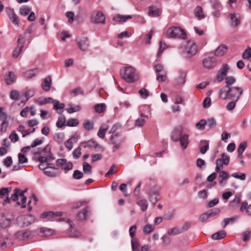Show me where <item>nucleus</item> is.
Returning a JSON list of instances; mask_svg holds the SVG:
<instances>
[{"label": "nucleus", "instance_id": "nucleus-1", "mask_svg": "<svg viewBox=\"0 0 251 251\" xmlns=\"http://www.w3.org/2000/svg\"><path fill=\"white\" fill-rule=\"evenodd\" d=\"M122 77L128 83H133L138 78L135 69L131 66L122 68L120 70Z\"/></svg>", "mask_w": 251, "mask_h": 251}, {"label": "nucleus", "instance_id": "nucleus-2", "mask_svg": "<svg viewBox=\"0 0 251 251\" xmlns=\"http://www.w3.org/2000/svg\"><path fill=\"white\" fill-rule=\"evenodd\" d=\"M166 35L170 38L186 39L187 34L183 29L179 27L172 26L169 28L166 32Z\"/></svg>", "mask_w": 251, "mask_h": 251}, {"label": "nucleus", "instance_id": "nucleus-3", "mask_svg": "<svg viewBox=\"0 0 251 251\" xmlns=\"http://www.w3.org/2000/svg\"><path fill=\"white\" fill-rule=\"evenodd\" d=\"M26 191L27 189L21 191L20 189L16 188L14 190V194L11 197V199L13 201H17V204L18 205H22V208H25L26 207L25 203L26 201V198L24 194Z\"/></svg>", "mask_w": 251, "mask_h": 251}, {"label": "nucleus", "instance_id": "nucleus-4", "mask_svg": "<svg viewBox=\"0 0 251 251\" xmlns=\"http://www.w3.org/2000/svg\"><path fill=\"white\" fill-rule=\"evenodd\" d=\"M182 45L184 47L185 52L189 57L193 56L197 53V46L193 40H188L183 42Z\"/></svg>", "mask_w": 251, "mask_h": 251}, {"label": "nucleus", "instance_id": "nucleus-5", "mask_svg": "<svg viewBox=\"0 0 251 251\" xmlns=\"http://www.w3.org/2000/svg\"><path fill=\"white\" fill-rule=\"evenodd\" d=\"M34 221L33 216L31 215L21 216L17 219V223L20 227L27 226Z\"/></svg>", "mask_w": 251, "mask_h": 251}, {"label": "nucleus", "instance_id": "nucleus-6", "mask_svg": "<svg viewBox=\"0 0 251 251\" xmlns=\"http://www.w3.org/2000/svg\"><path fill=\"white\" fill-rule=\"evenodd\" d=\"M243 89L240 87H230V99L237 101L243 94Z\"/></svg>", "mask_w": 251, "mask_h": 251}, {"label": "nucleus", "instance_id": "nucleus-7", "mask_svg": "<svg viewBox=\"0 0 251 251\" xmlns=\"http://www.w3.org/2000/svg\"><path fill=\"white\" fill-rule=\"evenodd\" d=\"M76 41L78 48L82 51L87 50L90 46L89 40L87 37L77 38Z\"/></svg>", "mask_w": 251, "mask_h": 251}, {"label": "nucleus", "instance_id": "nucleus-8", "mask_svg": "<svg viewBox=\"0 0 251 251\" xmlns=\"http://www.w3.org/2000/svg\"><path fill=\"white\" fill-rule=\"evenodd\" d=\"M229 67L227 64H224L218 71L216 77V80L220 82L222 81L227 75V72L229 70Z\"/></svg>", "mask_w": 251, "mask_h": 251}, {"label": "nucleus", "instance_id": "nucleus-9", "mask_svg": "<svg viewBox=\"0 0 251 251\" xmlns=\"http://www.w3.org/2000/svg\"><path fill=\"white\" fill-rule=\"evenodd\" d=\"M92 22L94 23L104 24L105 22V18L103 14L100 11H94L91 15Z\"/></svg>", "mask_w": 251, "mask_h": 251}, {"label": "nucleus", "instance_id": "nucleus-10", "mask_svg": "<svg viewBox=\"0 0 251 251\" xmlns=\"http://www.w3.org/2000/svg\"><path fill=\"white\" fill-rule=\"evenodd\" d=\"M17 42V47L14 50L12 53V56L14 58H17L21 52L24 47L25 37L21 35H19Z\"/></svg>", "mask_w": 251, "mask_h": 251}, {"label": "nucleus", "instance_id": "nucleus-11", "mask_svg": "<svg viewBox=\"0 0 251 251\" xmlns=\"http://www.w3.org/2000/svg\"><path fill=\"white\" fill-rule=\"evenodd\" d=\"M217 64V60L214 57H208L203 60L204 68L207 69H213Z\"/></svg>", "mask_w": 251, "mask_h": 251}, {"label": "nucleus", "instance_id": "nucleus-12", "mask_svg": "<svg viewBox=\"0 0 251 251\" xmlns=\"http://www.w3.org/2000/svg\"><path fill=\"white\" fill-rule=\"evenodd\" d=\"M230 25L231 27H236L241 23V18L240 16L235 13H230L228 15Z\"/></svg>", "mask_w": 251, "mask_h": 251}, {"label": "nucleus", "instance_id": "nucleus-13", "mask_svg": "<svg viewBox=\"0 0 251 251\" xmlns=\"http://www.w3.org/2000/svg\"><path fill=\"white\" fill-rule=\"evenodd\" d=\"M62 215V212H55L48 211L43 212L41 217L42 218H47L48 220H55L56 218H57Z\"/></svg>", "mask_w": 251, "mask_h": 251}, {"label": "nucleus", "instance_id": "nucleus-14", "mask_svg": "<svg viewBox=\"0 0 251 251\" xmlns=\"http://www.w3.org/2000/svg\"><path fill=\"white\" fill-rule=\"evenodd\" d=\"M158 193L159 189L156 187L152 188L149 192V199L153 205H155L159 200Z\"/></svg>", "mask_w": 251, "mask_h": 251}, {"label": "nucleus", "instance_id": "nucleus-15", "mask_svg": "<svg viewBox=\"0 0 251 251\" xmlns=\"http://www.w3.org/2000/svg\"><path fill=\"white\" fill-rule=\"evenodd\" d=\"M31 235V232L29 230L19 231L15 234V237L20 240H25L28 239Z\"/></svg>", "mask_w": 251, "mask_h": 251}, {"label": "nucleus", "instance_id": "nucleus-16", "mask_svg": "<svg viewBox=\"0 0 251 251\" xmlns=\"http://www.w3.org/2000/svg\"><path fill=\"white\" fill-rule=\"evenodd\" d=\"M182 129L180 127L175 128L171 134V139L174 142H177L182 135Z\"/></svg>", "mask_w": 251, "mask_h": 251}, {"label": "nucleus", "instance_id": "nucleus-17", "mask_svg": "<svg viewBox=\"0 0 251 251\" xmlns=\"http://www.w3.org/2000/svg\"><path fill=\"white\" fill-rule=\"evenodd\" d=\"M228 47L224 45H220L214 51V55L217 57L224 56L226 53Z\"/></svg>", "mask_w": 251, "mask_h": 251}, {"label": "nucleus", "instance_id": "nucleus-18", "mask_svg": "<svg viewBox=\"0 0 251 251\" xmlns=\"http://www.w3.org/2000/svg\"><path fill=\"white\" fill-rule=\"evenodd\" d=\"M11 243L10 240L7 237L0 236V247L2 250L10 247Z\"/></svg>", "mask_w": 251, "mask_h": 251}, {"label": "nucleus", "instance_id": "nucleus-19", "mask_svg": "<svg viewBox=\"0 0 251 251\" xmlns=\"http://www.w3.org/2000/svg\"><path fill=\"white\" fill-rule=\"evenodd\" d=\"M220 97L225 100L228 98L230 99V87L227 86H224L219 92Z\"/></svg>", "mask_w": 251, "mask_h": 251}, {"label": "nucleus", "instance_id": "nucleus-20", "mask_svg": "<svg viewBox=\"0 0 251 251\" xmlns=\"http://www.w3.org/2000/svg\"><path fill=\"white\" fill-rule=\"evenodd\" d=\"M89 211L88 207H85L84 209L79 211L77 216L76 218L78 221H84L87 219L88 213Z\"/></svg>", "mask_w": 251, "mask_h": 251}, {"label": "nucleus", "instance_id": "nucleus-21", "mask_svg": "<svg viewBox=\"0 0 251 251\" xmlns=\"http://www.w3.org/2000/svg\"><path fill=\"white\" fill-rule=\"evenodd\" d=\"M180 146L182 150H185L189 143V135L187 134H183L179 139Z\"/></svg>", "mask_w": 251, "mask_h": 251}, {"label": "nucleus", "instance_id": "nucleus-22", "mask_svg": "<svg viewBox=\"0 0 251 251\" xmlns=\"http://www.w3.org/2000/svg\"><path fill=\"white\" fill-rule=\"evenodd\" d=\"M51 85V78L50 76H48L46 77L42 85V88L45 91H48L50 90V87Z\"/></svg>", "mask_w": 251, "mask_h": 251}, {"label": "nucleus", "instance_id": "nucleus-23", "mask_svg": "<svg viewBox=\"0 0 251 251\" xmlns=\"http://www.w3.org/2000/svg\"><path fill=\"white\" fill-rule=\"evenodd\" d=\"M195 16L199 20H201L205 18V15L203 13V9L200 6H197L194 9V12Z\"/></svg>", "mask_w": 251, "mask_h": 251}, {"label": "nucleus", "instance_id": "nucleus-24", "mask_svg": "<svg viewBox=\"0 0 251 251\" xmlns=\"http://www.w3.org/2000/svg\"><path fill=\"white\" fill-rule=\"evenodd\" d=\"M4 80L7 85H11L15 82L16 76L13 72H8V75L6 76Z\"/></svg>", "mask_w": 251, "mask_h": 251}, {"label": "nucleus", "instance_id": "nucleus-25", "mask_svg": "<svg viewBox=\"0 0 251 251\" xmlns=\"http://www.w3.org/2000/svg\"><path fill=\"white\" fill-rule=\"evenodd\" d=\"M53 234V230L47 227H41L39 228V234L41 236H50Z\"/></svg>", "mask_w": 251, "mask_h": 251}, {"label": "nucleus", "instance_id": "nucleus-26", "mask_svg": "<svg viewBox=\"0 0 251 251\" xmlns=\"http://www.w3.org/2000/svg\"><path fill=\"white\" fill-rule=\"evenodd\" d=\"M161 13V11L160 9L153 6L150 7L148 14L150 17H157L159 16Z\"/></svg>", "mask_w": 251, "mask_h": 251}, {"label": "nucleus", "instance_id": "nucleus-27", "mask_svg": "<svg viewBox=\"0 0 251 251\" xmlns=\"http://www.w3.org/2000/svg\"><path fill=\"white\" fill-rule=\"evenodd\" d=\"M186 73L184 71H180L176 78L177 84L179 85H183L186 82Z\"/></svg>", "mask_w": 251, "mask_h": 251}, {"label": "nucleus", "instance_id": "nucleus-28", "mask_svg": "<svg viewBox=\"0 0 251 251\" xmlns=\"http://www.w3.org/2000/svg\"><path fill=\"white\" fill-rule=\"evenodd\" d=\"M108 128V126L105 124H102L100 127L97 135L100 138L103 139L105 136V132Z\"/></svg>", "mask_w": 251, "mask_h": 251}, {"label": "nucleus", "instance_id": "nucleus-29", "mask_svg": "<svg viewBox=\"0 0 251 251\" xmlns=\"http://www.w3.org/2000/svg\"><path fill=\"white\" fill-rule=\"evenodd\" d=\"M132 17L130 15L124 16L120 14H117L113 18V20L114 21H118L119 22H125L128 19H131Z\"/></svg>", "mask_w": 251, "mask_h": 251}, {"label": "nucleus", "instance_id": "nucleus-30", "mask_svg": "<svg viewBox=\"0 0 251 251\" xmlns=\"http://www.w3.org/2000/svg\"><path fill=\"white\" fill-rule=\"evenodd\" d=\"M226 233L224 230H220L212 235V238L213 240H218L226 237Z\"/></svg>", "mask_w": 251, "mask_h": 251}, {"label": "nucleus", "instance_id": "nucleus-31", "mask_svg": "<svg viewBox=\"0 0 251 251\" xmlns=\"http://www.w3.org/2000/svg\"><path fill=\"white\" fill-rule=\"evenodd\" d=\"M85 148H89L90 149H94L96 151L102 149V148L98 144L93 141H89L85 143Z\"/></svg>", "mask_w": 251, "mask_h": 251}, {"label": "nucleus", "instance_id": "nucleus-32", "mask_svg": "<svg viewBox=\"0 0 251 251\" xmlns=\"http://www.w3.org/2000/svg\"><path fill=\"white\" fill-rule=\"evenodd\" d=\"M240 202V197L236 195L235 196L234 199L229 202V206L231 208L236 209L239 206Z\"/></svg>", "mask_w": 251, "mask_h": 251}, {"label": "nucleus", "instance_id": "nucleus-33", "mask_svg": "<svg viewBox=\"0 0 251 251\" xmlns=\"http://www.w3.org/2000/svg\"><path fill=\"white\" fill-rule=\"evenodd\" d=\"M65 107L64 103H60L57 100H54L53 102V108L57 111L58 113L61 114L63 112V109Z\"/></svg>", "mask_w": 251, "mask_h": 251}, {"label": "nucleus", "instance_id": "nucleus-34", "mask_svg": "<svg viewBox=\"0 0 251 251\" xmlns=\"http://www.w3.org/2000/svg\"><path fill=\"white\" fill-rule=\"evenodd\" d=\"M247 147V143L246 142H241L238 148L237 152H238V157L239 158H242V153L246 150Z\"/></svg>", "mask_w": 251, "mask_h": 251}, {"label": "nucleus", "instance_id": "nucleus-35", "mask_svg": "<svg viewBox=\"0 0 251 251\" xmlns=\"http://www.w3.org/2000/svg\"><path fill=\"white\" fill-rule=\"evenodd\" d=\"M240 210L241 212L246 210V213L249 215H251V204L248 205V202L246 201H244L242 203L241 206L240 208Z\"/></svg>", "mask_w": 251, "mask_h": 251}, {"label": "nucleus", "instance_id": "nucleus-36", "mask_svg": "<svg viewBox=\"0 0 251 251\" xmlns=\"http://www.w3.org/2000/svg\"><path fill=\"white\" fill-rule=\"evenodd\" d=\"M219 177L221 178V180L219 181V183L221 185H224L226 184V182L224 183V180H226L229 177L228 174L227 172L225 171H222L220 172Z\"/></svg>", "mask_w": 251, "mask_h": 251}, {"label": "nucleus", "instance_id": "nucleus-37", "mask_svg": "<svg viewBox=\"0 0 251 251\" xmlns=\"http://www.w3.org/2000/svg\"><path fill=\"white\" fill-rule=\"evenodd\" d=\"M116 137H118V135L116 134L115 135H112L111 136V140L113 144H114L115 146L114 147V151H117L120 147L119 144L121 143V141L119 140H116L115 138Z\"/></svg>", "mask_w": 251, "mask_h": 251}, {"label": "nucleus", "instance_id": "nucleus-38", "mask_svg": "<svg viewBox=\"0 0 251 251\" xmlns=\"http://www.w3.org/2000/svg\"><path fill=\"white\" fill-rule=\"evenodd\" d=\"M54 101L52 98H40L38 99V102L39 105H42L49 103H53Z\"/></svg>", "mask_w": 251, "mask_h": 251}, {"label": "nucleus", "instance_id": "nucleus-39", "mask_svg": "<svg viewBox=\"0 0 251 251\" xmlns=\"http://www.w3.org/2000/svg\"><path fill=\"white\" fill-rule=\"evenodd\" d=\"M131 244L133 251H140V245L137 239H132L131 241Z\"/></svg>", "mask_w": 251, "mask_h": 251}, {"label": "nucleus", "instance_id": "nucleus-40", "mask_svg": "<svg viewBox=\"0 0 251 251\" xmlns=\"http://www.w3.org/2000/svg\"><path fill=\"white\" fill-rule=\"evenodd\" d=\"M201 144L202 145L200 148V151L202 154H204L209 149V144L207 141H201Z\"/></svg>", "mask_w": 251, "mask_h": 251}, {"label": "nucleus", "instance_id": "nucleus-41", "mask_svg": "<svg viewBox=\"0 0 251 251\" xmlns=\"http://www.w3.org/2000/svg\"><path fill=\"white\" fill-rule=\"evenodd\" d=\"M242 58L244 59H248L251 61V48L248 47L243 52Z\"/></svg>", "mask_w": 251, "mask_h": 251}, {"label": "nucleus", "instance_id": "nucleus-42", "mask_svg": "<svg viewBox=\"0 0 251 251\" xmlns=\"http://www.w3.org/2000/svg\"><path fill=\"white\" fill-rule=\"evenodd\" d=\"M83 171L84 174L91 175L92 173V167L87 162H84L83 163Z\"/></svg>", "mask_w": 251, "mask_h": 251}, {"label": "nucleus", "instance_id": "nucleus-43", "mask_svg": "<svg viewBox=\"0 0 251 251\" xmlns=\"http://www.w3.org/2000/svg\"><path fill=\"white\" fill-rule=\"evenodd\" d=\"M137 204L140 207L143 211H145L148 207L147 201L145 200H141L138 201Z\"/></svg>", "mask_w": 251, "mask_h": 251}, {"label": "nucleus", "instance_id": "nucleus-44", "mask_svg": "<svg viewBox=\"0 0 251 251\" xmlns=\"http://www.w3.org/2000/svg\"><path fill=\"white\" fill-rule=\"evenodd\" d=\"M83 125L84 128L87 130H91L94 128V122L88 120H85Z\"/></svg>", "mask_w": 251, "mask_h": 251}, {"label": "nucleus", "instance_id": "nucleus-45", "mask_svg": "<svg viewBox=\"0 0 251 251\" xmlns=\"http://www.w3.org/2000/svg\"><path fill=\"white\" fill-rule=\"evenodd\" d=\"M79 124V122L77 119L75 118H71L69 119L66 124V126H69L71 127L76 126Z\"/></svg>", "mask_w": 251, "mask_h": 251}, {"label": "nucleus", "instance_id": "nucleus-46", "mask_svg": "<svg viewBox=\"0 0 251 251\" xmlns=\"http://www.w3.org/2000/svg\"><path fill=\"white\" fill-rule=\"evenodd\" d=\"M155 229L154 226L151 224L146 225L143 229V232L145 234H148L153 231Z\"/></svg>", "mask_w": 251, "mask_h": 251}, {"label": "nucleus", "instance_id": "nucleus-47", "mask_svg": "<svg viewBox=\"0 0 251 251\" xmlns=\"http://www.w3.org/2000/svg\"><path fill=\"white\" fill-rule=\"evenodd\" d=\"M106 105L104 103L97 104L95 106V110L96 112L100 113L105 110Z\"/></svg>", "mask_w": 251, "mask_h": 251}, {"label": "nucleus", "instance_id": "nucleus-48", "mask_svg": "<svg viewBox=\"0 0 251 251\" xmlns=\"http://www.w3.org/2000/svg\"><path fill=\"white\" fill-rule=\"evenodd\" d=\"M66 119L64 116H60L56 122V126L58 127H62L63 126H66L65 125Z\"/></svg>", "mask_w": 251, "mask_h": 251}, {"label": "nucleus", "instance_id": "nucleus-49", "mask_svg": "<svg viewBox=\"0 0 251 251\" xmlns=\"http://www.w3.org/2000/svg\"><path fill=\"white\" fill-rule=\"evenodd\" d=\"M69 106V107L67 108L66 111L69 114L79 111L81 109V106L78 105L75 106H72L71 105Z\"/></svg>", "mask_w": 251, "mask_h": 251}, {"label": "nucleus", "instance_id": "nucleus-50", "mask_svg": "<svg viewBox=\"0 0 251 251\" xmlns=\"http://www.w3.org/2000/svg\"><path fill=\"white\" fill-rule=\"evenodd\" d=\"M30 12V8L27 6H24L20 8L19 13L23 16L27 15Z\"/></svg>", "mask_w": 251, "mask_h": 251}, {"label": "nucleus", "instance_id": "nucleus-51", "mask_svg": "<svg viewBox=\"0 0 251 251\" xmlns=\"http://www.w3.org/2000/svg\"><path fill=\"white\" fill-rule=\"evenodd\" d=\"M156 79L159 82H163L166 79V71H164V73H156Z\"/></svg>", "mask_w": 251, "mask_h": 251}, {"label": "nucleus", "instance_id": "nucleus-52", "mask_svg": "<svg viewBox=\"0 0 251 251\" xmlns=\"http://www.w3.org/2000/svg\"><path fill=\"white\" fill-rule=\"evenodd\" d=\"M37 73L38 70L37 69H34L26 72L25 74V75L27 78H32L33 76H35Z\"/></svg>", "mask_w": 251, "mask_h": 251}, {"label": "nucleus", "instance_id": "nucleus-53", "mask_svg": "<svg viewBox=\"0 0 251 251\" xmlns=\"http://www.w3.org/2000/svg\"><path fill=\"white\" fill-rule=\"evenodd\" d=\"M236 81V79L232 76H228L226 78V84L225 86H227L228 87L233 84Z\"/></svg>", "mask_w": 251, "mask_h": 251}, {"label": "nucleus", "instance_id": "nucleus-54", "mask_svg": "<svg viewBox=\"0 0 251 251\" xmlns=\"http://www.w3.org/2000/svg\"><path fill=\"white\" fill-rule=\"evenodd\" d=\"M206 123V121L205 120L201 119L196 124V127L201 130H203L205 128V126Z\"/></svg>", "mask_w": 251, "mask_h": 251}, {"label": "nucleus", "instance_id": "nucleus-55", "mask_svg": "<svg viewBox=\"0 0 251 251\" xmlns=\"http://www.w3.org/2000/svg\"><path fill=\"white\" fill-rule=\"evenodd\" d=\"M237 219V217H234L232 218H225L223 220V222L224 223V225H223V227H225L228 224L231 223L233 224L234 223L236 219Z\"/></svg>", "mask_w": 251, "mask_h": 251}, {"label": "nucleus", "instance_id": "nucleus-56", "mask_svg": "<svg viewBox=\"0 0 251 251\" xmlns=\"http://www.w3.org/2000/svg\"><path fill=\"white\" fill-rule=\"evenodd\" d=\"M83 173L78 170H76L74 172L73 175V178L75 179H80L83 177Z\"/></svg>", "mask_w": 251, "mask_h": 251}, {"label": "nucleus", "instance_id": "nucleus-57", "mask_svg": "<svg viewBox=\"0 0 251 251\" xmlns=\"http://www.w3.org/2000/svg\"><path fill=\"white\" fill-rule=\"evenodd\" d=\"M222 162L224 165H227L229 164L230 157L226 153L224 152L221 154Z\"/></svg>", "mask_w": 251, "mask_h": 251}, {"label": "nucleus", "instance_id": "nucleus-58", "mask_svg": "<svg viewBox=\"0 0 251 251\" xmlns=\"http://www.w3.org/2000/svg\"><path fill=\"white\" fill-rule=\"evenodd\" d=\"M210 3L213 9H220L221 2L219 0H211Z\"/></svg>", "mask_w": 251, "mask_h": 251}, {"label": "nucleus", "instance_id": "nucleus-59", "mask_svg": "<svg viewBox=\"0 0 251 251\" xmlns=\"http://www.w3.org/2000/svg\"><path fill=\"white\" fill-rule=\"evenodd\" d=\"M222 160L218 158L216 160V171L217 172H219L223 168V165H224L222 162Z\"/></svg>", "mask_w": 251, "mask_h": 251}, {"label": "nucleus", "instance_id": "nucleus-60", "mask_svg": "<svg viewBox=\"0 0 251 251\" xmlns=\"http://www.w3.org/2000/svg\"><path fill=\"white\" fill-rule=\"evenodd\" d=\"M88 202V201H86L76 202L74 203V206H73V208L79 209L83 205H85Z\"/></svg>", "mask_w": 251, "mask_h": 251}, {"label": "nucleus", "instance_id": "nucleus-61", "mask_svg": "<svg viewBox=\"0 0 251 251\" xmlns=\"http://www.w3.org/2000/svg\"><path fill=\"white\" fill-rule=\"evenodd\" d=\"M161 239L162 241L163 245L165 246H168L171 242V239L166 235H163Z\"/></svg>", "mask_w": 251, "mask_h": 251}, {"label": "nucleus", "instance_id": "nucleus-62", "mask_svg": "<svg viewBox=\"0 0 251 251\" xmlns=\"http://www.w3.org/2000/svg\"><path fill=\"white\" fill-rule=\"evenodd\" d=\"M168 234L169 235H175L178 234L180 233V230L179 229L176 227H174L171 229H169L167 232Z\"/></svg>", "mask_w": 251, "mask_h": 251}, {"label": "nucleus", "instance_id": "nucleus-63", "mask_svg": "<svg viewBox=\"0 0 251 251\" xmlns=\"http://www.w3.org/2000/svg\"><path fill=\"white\" fill-rule=\"evenodd\" d=\"M11 188H2L0 189V198L8 195L11 191Z\"/></svg>", "mask_w": 251, "mask_h": 251}, {"label": "nucleus", "instance_id": "nucleus-64", "mask_svg": "<svg viewBox=\"0 0 251 251\" xmlns=\"http://www.w3.org/2000/svg\"><path fill=\"white\" fill-rule=\"evenodd\" d=\"M9 18L10 21H11V22L13 24H14L17 26L19 25L18 16L15 13H14L12 16H10Z\"/></svg>", "mask_w": 251, "mask_h": 251}]
</instances>
